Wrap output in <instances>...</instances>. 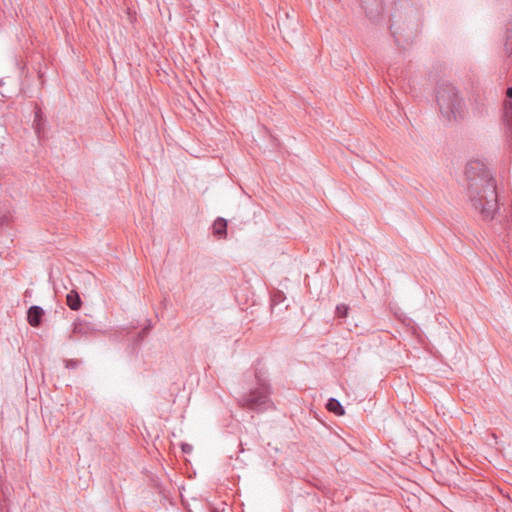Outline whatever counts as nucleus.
Wrapping results in <instances>:
<instances>
[{"label":"nucleus","instance_id":"f257e3e1","mask_svg":"<svg viewBox=\"0 0 512 512\" xmlns=\"http://www.w3.org/2000/svg\"><path fill=\"white\" fill-rule=\"evenodd\" d=\"M467 195L484 221H491L499 209L496 180L480 160L468 162L465 170Z\"/></svg>","mask_w":512,"mask_h":512},{"label":"nucleus","instance_id":"f03ea898","mask_svg":"<svg viewBox=\"0 0 512 512\" xmlns=\"http://www.w3.org/2000/svg\"><path fill=\"white\" fill-rule=\"evenodd\" d=\"M389 30L397 45L410 44L420 32L423 9L413 0L394 2L389 16Z\"/></svg>","mask_w":512,"mask_h":512},{"label":"nucleus","instance_id":"7ed1b4c3","mask_svg":"<svg viewBox=\"0 0 512 512\" xmlns=\"http://www.w3.org/2000/svg\"><path fill=\"white\" fill-rule=\"evenodd\" d=\"M436 102L440 114L449 122L462 120L466 114L464 100L452 84L441 83L437 86Z\"/></svg>","mask_w":512,"mask_h":512},{"label":"nucleus","instance_id":"20e7f679","mask_svg":"<svg viewBox=\"0 0 512 512\" xmlns=\"http://www.w3.org/2000/svg\"><path fill=\"white\" fill-rule=\"evenodd\" d=\"M255 378L257 387L243 394L239 398L238 403L242 408L260 412L267 409L270 402L271 390L270 385L260 370L255 371Z\"/></svg>","mask_w":512,"mask_h":512},{"label":"nucleus","instance_id":"39448f33","mask_svg":"<svg viewBox=\"0 0 512 512\" xmlns=\"http://www.w3.org/2000/svg\"><path fill=\"white\" fill-rule=\"evenodd\" d=\"M277 25L280 31L287 36H290L292 33L296 32L298 27V20L296 17V12L292 9L291 12L286 9H280L276 14Z\"/></svg>","mask_w":512,"mask_h":512},{"label":"nucleus","instance_id":"423d86ee","mask_svg":"<svg viewBox=\"0 0 512 512\" xmlns=\"http://www.w3.org/2000/svg\"><path fill=\"white\" fill-rule=\"evenodd\" d=\"M472 113L476 117H483L487 115L488 107L485 92L479 88H475L472 91L469 99Z\"/></svg>","mask_w":512,"mask_h":512},{"label":"nucleus","instance_id":"0eeeda50","mask_svg":"<svg viewBox=\"0 0 512 512\" xmlns=\"http://www.w3.org/2000/svg\"><path fill=\"white\" fill-rule=\"evenodd\" d=\"M366 16L372 20H378L384 10V0H359Z\"/></svg>","mask_w":512,"mask_h":512},{"label":"nucleus","instance_id":"6e6552de","mask_svg":"<svg viewBox=\"0 0 512 512\" xmlns=\"http://www.w3.org/2000/svg\"><path fill=\"white\" fill-rule=\"evenodd\" d=\"M92 331H93V328L89 322H87L85 320L77 319L73 323V329H72V332L69 334V340H71V341L77 340L78 339V337H76L77 335L88 336Z\"/></svg>","mask_w":512,"mask_h":512},{"label":"nucleus","instance_id":"1a4fd4ad","mask_svg":"<svg viewBox=\"0 0 512 512\" xmlns=\"http://www.w3.org/2000/svg\"><path fill=\"white\" fill-rule=\"evenodd\" d=\"M45 312L42 307L33 305L27 311V321L32 327H39L42 324Z\"/></svg>","mask_w":512,"mask_h":512},{"label":"nucleus","instance_id":"9d476101","mask_svg":"<svg viewBox=\"0 0 512 512\" xmlns=\"http://www.w3.org/2000/svg\"><path fill=\"white\" fill-rule=\"evenodd\" d=\"M503 120L506 126L507 137L512 141V100L505 102Z\"/></svg>","mask_w":512,"mask_h":512},{"label":"nucleus","instance_id":"9b49d317","mask_svg":"<svg viewBox=\"0 0 512 512\" xmlns=\"http://www.w3.org/2000/svg\"><path fill=\"white\" fill-rule=\"evenodd\" d=\"M34 121H33V127L35 129L36 134L40 137L41 133L44 132L45 129V117L41 110V108L36 105L35 111H34Z\"/></svg>","mask_w":512,"mask_h":512},{"label":"nucleus","instance_id":"f8f14e48","mask_svg":"<svg viewBox=\"0 0 512 512\" xmlns=\"http://www.w3.org/2000/svg\"><path fill=\"white\" fill-rule=\"evenodd\" d=\"M227 226L228 223L226 219L221 217L217 218L212 225L213 234L218 238H225L227 236Z\"/></svg>","mask_w":512,"mask_h":512},{"label":"nucleus","instance_id":"ddd939ff","mask_svg":"<svg viewBox=\"0 0 512 512\" xmlns=\"http://www.w3.org/2000/svg\"><path fill=\"white\" fill-rule=\"evenodd\" d=\"M66 304L71 310L77 311L82 306V300L75 290H71L66 296Z\"/></svg>","mask_w":512,"mask_h":512},{"label":"nucleus","instance_id":"4468645a","mask_svg":"<svg viewBox=\"0 0 512 512\" xmlns=\"http://www.w3.org/2000/svg\"><path fill=\"white\" fill-rule=\"evenodd\" d=\"M326 409L335 414L336 416H343L345 414V410L341 403L335 398H329L326 403Z\"/></svg>","mask_w":512,"mask_h":512},{"label":"nucleus","instance_id":"2eb2a0df","mask_svg":"<svg viewBox=\"0 0 512 512\" xmlns=\"http://www.w3.org/2000/svg\"><path fill=\"white\" fill-rule=\"evenodd\" d=\"M505 50L508 53V56H512V22L509 23V26L506 30V39H505Z\"/></svg>","mask_w":512,"mask_h":512},{"label":"nucleus","instance_id":"dca6fc26","mask_svg":"<svg viewBox=\"0 0 512 512\" xmlns=\"http://www.w3.org/2000/svg\"><path fill=\"white\" fill-rule=\"evenodd\" d=\"M285 295L282 291H276L271 298L272 306L278 305L285 300Z\"/></svg>","mask_w":512,"mask_h":512},{"label":"nucleus","instance_id":"f3484780","mask_svg":"<svg viewBox=\"0 0 512 512\" xmlns=\"http://www.w3.org/2000/svg\"><path fill=\"white\" fill-rule=\"evenodd\" d=\"M348 306L344 304L337 305L336 307V315L339 318H344L347 316Z\"/></svg>","mask_w":512,"mask_h":512},{"label":"nucleus","instance_id":"a211bd4d","mask_svg":"<svg viewBox=\"0 0 512 512\" xmlns=\"http://www.w3.org/2000/svg\"><path fill=\"white\" fill-rule=\"evenodd\" d=\"M81 361L77 359H65L64 365L67 369H76L80 365Z\"/></svg>","mask_w":512,"mask_h":512},{"label":"nucleus","instance_id":"6ab92c4d","mask_svg":"<svg viewBox=\"0 0 512 512\" xmlns=\"http://www.w3.org/2000/svg\"><path fill=\"white\" fill-rule=\"evenodd\" d=\"M181 449H182L183 453L189 454L192 452L193 447H192V445H190L188 443H182Z\"/></svg>","mask_w":512,"mask_h":512},{"label":"nucleus","instance_id":"aec40b11","mask_svg":"<svg viewBox=\"0 0 512 512\" xmlns=\"http://www.w3.org/2000/svg\"><path fill=\"white\" fill-rule=\"evenodd\" d=\"M506 97L509 99V100H512V87H508L507 90H506Z\"/></svg>","mask_w":512,"mask_h":512},{"label":"nucleus","instance_id":"412c9836","mask_svg":"<svg viewBox=\"0 0 512 512\" xmlns=\"http://www.w3.org/2000/svg\"><path fill=\"white\" fill-rule=\"evenodd\" d=\"M317 487H318V489L324 491V488H322L321 486H317Z\"/></svg>","mask_w":512,"mask_h":512}]
</instances>
